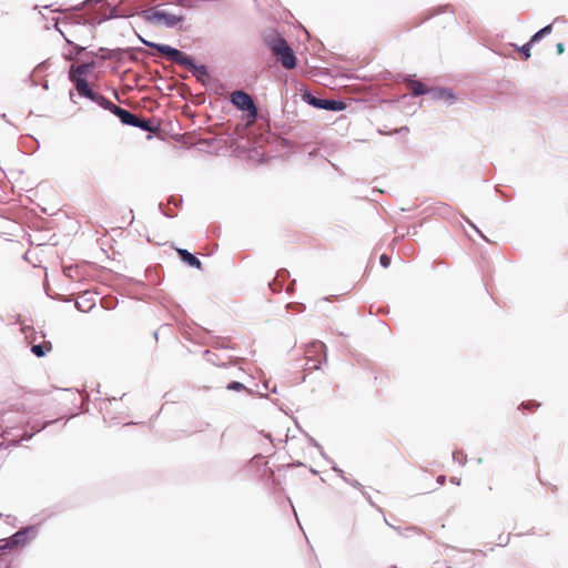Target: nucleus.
<instances>
[{
  "mask_svg": "<svg viewBox=\"0 0 568 568\" xmlns=\"http://www.w3.org/2000/svg\"><path fill=\"white\" fill-rule=\"evenodd\" d=\"M311 103L317 108L326 109V110H342L343 103L333 101V100H322V99H315L313 98L311 100Z\"/></svg>",
  "mask_w": 568,
  "mask_h": 568,
  "instance_id": "10",
  "label": "nucleus"
},
{
  "mask_svg": "<svg viewBox=\"0 0 568 568\" xmlns=\"http://www.w3.org/2000/svg\"><path fill=\"white\" fill-rule=\"evenodd\" d=\"M176 252H178L179 256L181 257V260L184 263H186L187 265L195 267L197 270L202 268L201 261L196 256H194L192 253H190L187 250L176 248Z\"/></svg>",
  "mask_w": 568,
  "mask_h": 568,
  "instance_id": "9",
  "label": "nucleus"
},
{
  "mask_svg": "<svg viewBox=\"0 0 568 568\" xmlns=\"http://www.w3.org/2000/svg\"><path fill=\"white\" fill-rule=\"evenodd\" d=\"M113 106V114H115L123 124H126V125H132L134 126L135 124H139V118L129 112L128 110L125 109H122L118 105H112Z\"/></svg>",
  "mask_w": 568,
  "mask_h": 568,
  "instance_id": "8",
  "label": "nucleus"
},
{
  "mask_svg": "<svg viewBox=\"0 0 568 568\" xmlns=\"http://www.w3.org/2000/svg\"><path fill=\"white\" fill-rule=\"evenodd\" d=\"M266 44L285 69H293L296 65V57L287 44L286 40L278 34L268 36Z\"/></svg>",
  "mask_w": 568,
  "mask_h": 568,
  "instance_id": "1",
  "label": "nucleus"
},
{
  "mask_svg": "<svg viewBox=\"0 0 568 568\" xmlns=\"http://www.w3.org/2000/svg\"><path fill=\"white\" fill-rule=\"evenodd\" d=\"M146 20L155 27L174 28L182 22L181 16L174 14L166 9H151L145 11Z\"/></svg>",
  "mask_w": 568,
  "mask_h": 568,
  "instance_id": "3",
  "label": "nucleus"
},
{
  "mask_svg": "<svg viewBox=\"0 0 568 568\" xmlns=\"http://www.w3.org/2000/svg\"><path fill=\"white\" fill-rule=\"evenodd\" d=\"M92 69V64L82 63L79 65H72L69 72L71 82L74 84L78 93L82 97L90 98L93 91L90 89L87 77Z\"/></svg>",
  "mask_w": 568,
  "mask_h": 568,
  "instance_id": "2",
  "label": "nucleus"
},
{
  "mask_svg": "<svg viewBox=\"0 0 568 568\" xmlns=\"http://www.w3.org/2000/svg\"><path fill=\"white\" fill-rule=\"evenodd\" d=\"M438 481H439L440 484H443V483L445 481V477H444V476H440V477L438 478Z\"/></svg>",
  "mask_w": 568,
  "mask_h": 568,
  "instance_id": "21",
  "label": "nucleus"
},
{
  "mask_svg": "<svg viewBox=\"0 0 568 568\" xmlns=\"http://www.w3.org/2000/svg\"><path fill=\"white\" fill-rule=\"evenodd\" d=\"M539 406H540V404L535 400H528V402H524L521 404L523 408L530 409V410H534V409L538 408Z\"/></svg>",
  "mask_w": 568,
  "mask_h": 568,
  "instance_id": "16",
  "label": "nucleus"
},
{
  "mask_svg": "<svg viewBox=\"0 0 568 568\" xmlns=\"http://www.w3.org/2000/svg\"><path fill=\"white\" fill-rule=\"evenodd\" d=\"M379 262L384 267H388L390 265V257L386 254L381 255Z\"/></svg>",
  "mask_w": 568,
  "mask_h": 568,
  "instance_id": "18",
  "label": "nucleus"
},
{
  "mask_svg": "<svg viewBox=\"0 0 568 568\" xmlns=\"http://www.w3.org/2000/svg\"><path fill=\"white\" fill-rule=\"evenodd\" d=\"M31 351L37 357H43L52 351V344L50 342H43L42 344L33 345Z\"/></svg>",
  "mask_w": 568,
  "mask_h": 568,
  "instance_id": "12",
  "label": "nucleus"
},
{
  "mask_svg": "<svg viewBox=\"0 0 568 568\" xmlns=\"http://www.w3.org/2000/svg\"><path fill=\"white\" fill-rule=\"evenodd\" d=\"M551 31H552V24L546 26L545 28H542L538 32H536L531 37V39H530V41L528 43L524 44L520 48V51L524 53V60H527L530 57V45H531V43L540 40L545 36L549 34Z\"/></svg>",
  "mask_w": 568,
  "mask_h": 568,
  "instance_id": "7",
  "label": "nucleus"
},
{
  "mask_svg": "<svg viewBox=\"0 0 568 568\" xmlns=\"http://www.w3.org/2000/svg\"><path fill=\"white\" fill-rule=\"evenodd\" d=\"M438 98H452V94L446 90H439L436 94Z\"/></svg>",
  "mask_w": 568,
  "mask_h": 568,
  "instance_id": "19",
  "label": "nucleus"
},
{
  "mask_svg": "<svg viewBox=\"0 0 568 568\" xmlns=\"http://www.w3.org/2000/svg\"><path fill=\"white\" fill-rule=\"evenodd\" d=\"M26 541V532L23 531H19L17 534H14L8 541V544L4 546L6 548L7 547H14V546H18V545H22L24 544Z\"/></svg>",
  "mask_w": 568,
  "mask_h": 568,
  "instance_id": "14",
  "label": "nucleus"
},
{
  "mask_svg": "<svg viewBox=\"0 0 568 568\" xmlns=\"http://www.w3.org/2000/svg\"><path fill=\"white\" fill-rule=\"evenodd\" d=\"M325 345L322 342H314L306 347L305 358L307 369H318L322 359L325 358Z\"/></svg>",
  "mask_w": 568,
  "mask_h": 568,
  "instance_id": "6",
  "label": "nucleus"
},
{
  "mask_svg": "<svg viewBox=\"0 0 568 568\" xmlns=\"http://www.w3.org/2000/svg\"><path fill=\"white\" fill-rule=\"evenodd\" d=\"M134 126L140 128L148 132H155L159 128L153 124L151 120H142L139 118V124H135Z\"/></svg>",
  "mask_w": 568,
  "mask_h": 568,
  "instance_id": "15",
  "label": "nucleus"
},
{
  "mask_svg": "<svg viewBox=\"0 0 568 568\" xmlns=\"http://www.w3.org/2000/svg\"><path fill=\"white\" fill-rule=\"evenodd\" d=\"M231 102L240 110L246 111L247 124H252L257 119V108L250 94L244 91H234L231 94Z\"/></svg>",
  "mask_w": 568,
  "mask_h": 568,
  "instance_id": "5",
  "label": "nucleus"
},
{
  "mask_svg": "<svg viewBox=\"0 0 568 568\" xmlns=\"http://www.w3.org/2000/svg\"><path fill=\"white\" fill-rule=\"evenodd\" d=\"M407 88L412 92L413 95H422L427 92L425 84L417 80H408Z\"/></svg>",
  "mask_w": 568,
  "mask_h": 568,
  "instance_id": "11",
  "label": "nucleus"
},
{
  "mask_svg": "<svg viewBox=\"0 0 568 568\" xmlns=\"http://www.w3.org/2000/svg\"><path fill=\"white\" fill-rule=\"evenodd\" d=\"M144 43L151 48L156 49L161 54L165 55L169 60L179 65L185 67L187 69H196L193 59L175 48H172L168 44H156L151 42Z\"/></svg>",
  "mask_w": 568,
  "mask_h": 568,
  "instance_id": "4",
  "label": "nucleus"
},
{
  "mask_svg": "<svg viewBox=\"0 0 568 568\" xmlns=\"http://www.w3.org/2000/svg\"><path fill=\"white\" fill-rule=\"evenodd\" d=\"M89 99L94 101L95 103L100 104L104 109L110 110L113 113L112 105H115V104L112 103L111 101L106 100L103 95L93 92Z\"/></svg>",
  "mask_w": 568,
  "mask_h": 568,
  "instance_id": "13",
  "label": "nucleus"
},
{
  "mask_svg": "<svg viewBox=\"0 0 568 568\" xmlns=\"http://www.w3.org/2000/svg\"><path fill=\"white\" fill-rule=\"evenodd\" d=\"M556 49L558 54H561L565 50L564 44L561 42L557 43Z\"/></svg>",
  "mask_w": 568,
  "mask_h": 568,
  "instance_id": "20",
  "label": "nucleus"
},
{
  "mask_svg": "<svg viewBox=\"0 0 568 568\" xmlns=\"http://www.w3.org/2000/svg\"><path fill=\"white\" fill-rule=\"evenodd\" d=\"M244 388V385L240 382H232L227 385V389L231 390H241Z\"/></svg>",
  "mask_w": 568,
  "mask_h": 568,
  "instance_id": "17",
  "label": "nucleus"
}]
</instances>
